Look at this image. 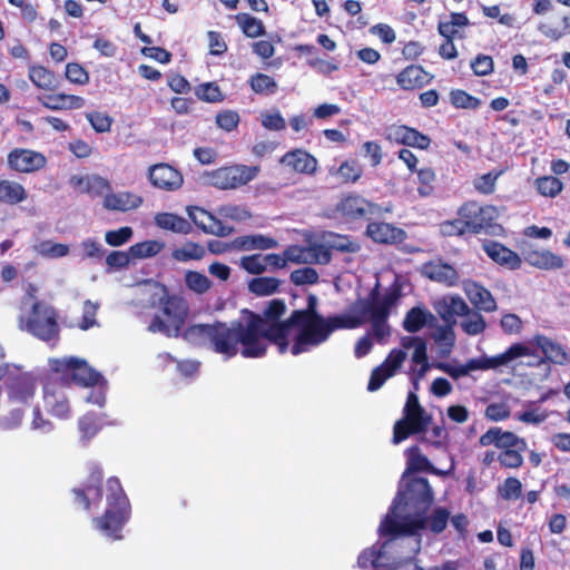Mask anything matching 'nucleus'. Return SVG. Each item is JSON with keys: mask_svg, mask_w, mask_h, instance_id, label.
<instances>
[{"mask_svg": "<svg viewBox=\"0 0 570 570\" xmlns=\"http://www.w3.org/2000/svg\"><path fill=\"white\" fill-rule=\"evenodd\" d=\"M258 320L248 314H240L239 318L229 324L215 322L213 324H194L188 326L183 337L186 342L206 346L213 352L229 360L239 352L246 358L264 356L263 341L258 338Z\"/></svg>", "mask_w": 570, "mask_h": 570, "instance_id": "1", "label": "nucleus"}, {"mask_svg": "<svg viewBox=\"0 0 570 570\" xmlns=\"http://www.w3.org/2000/svg\"><path fill=\"white\" fill-rule=\"evenodd\" d=\"M286 306L284 302L274 299L269 302L263 314H256L247 309H243V314L256 317L258 321V338L263 342L264 354L271 343L277 345L279 353H285L289 343H294L296 334V324L292 323V315L285 322L279 318L284 315Z\"/></svg>", "mask_w": 570, "mask_h": 570, "instance_id": "6", "label": "nucleus"}, {"mask_svg": "<svg viewBox=\"0 0 570 570\" xmlns=\"http://www.w3.org/2000/svg\"><path fill=\"white\" fill-rule=\"evenodd\" d=\"M532 353L530 346L524 344H512L507 351L494 356L483 355L468 360L464 364L459 363H438L436 368L446 373L452 379L458 380L469 375L474 371L499 370L512 366L515 361L522 356Z\"/></svg>", "mask_w": 570, "mask_h": 570, "instance_id": "8", "label": "nucleus"}, {"mask_svg": "<svg viewBox=\"0 0 570 570\" xmlns=\"http://www.w3.org/2000/svg\"><path fill=\"white\" fill-rule=\"evenodd\" d=\"M463 291L471 304L479 311L493 312L497 309V302L492 294L482 285L473 281L463 282Z\"/></svg>", "mask_w": 570, "mask_h": 570, "instance_id": "26", "label": "nucleus"}, {"mask_svg": "<svg viewBox=\"0 0 570 570\" xmlns=\"http://www.w3.org/2000/svg\"><path fill=\"white\" fill-rule=\"evenodd\" d=\"M287 263L294 264H327L331 254L325 246L309 242L306 246L291 245L285 249Z\"/></svg>", "mask_w": 570, "mask_h": 570, "instance_id": "19", "label": "nucleus"}, {"mask_svg": "<svg viewBox=\"0 0 570 570\" xmlns=\"http://www.w3.org/2000/svg\"><path fill=\"white\" fill-rule=\"evenodd\" d=\"M217 213L222 218L235 222L246 220L247 218L250 217L249 212L244 206L232 204L220 206Z\"/></svg>", "mask_w": 570, "mask_h": 570, "instance_id": "61", "label": "nucleus"}, {"mask_svg": "<svg viewBox=\"0 0 570 570\" xmlns=\"http://www.w3.org/2000/svg\"><path fill=\"white\" fill-rule=\"evenodd\" d=\"M429 73L420 66H409L396 76L397 85L404 90H413L428 83Z\"/></svg>", "mask_w": 570, "mask_h": 570, "instance_id": "35", "label": "nucleus"}, {"mask_svg": "<svg viewBox=\"0 0 570 570\" xmlns=\"http://www.w3.org/2000/svg\"><path fill=\"white\" fill-rule=\"evenodd\" d=\"M250 87L256 94L269 95L276 91L277 83L272 77L257 73L250 78Z\"/></svg>", "mask_w": 570, "mask_h": 570, "instance_id": "54", "label": "nucleus"}, {"mask_svg": "<svg viewBox=\"0 0 570 570\" xmlns=\"http://www.w3.org/2000/svg\"><path fill=\"white\" fill-rule=\"evenodd\" d=\"M163 248V242L150 239L130 246L129 254L132 258L142 259L156 256Z\"/></svg>", "mask_w": 570, "mask_h": 570, "instance_id": "50", "label": "nucleus"}, {"mask_svg": "<svg viewBox=\"0 0 570 570\" xmlns=\"http://www.w3.org/2000/svg\"><path fill=\"white\" fill-rule=\"evenodd\" d=\"M470 21L464 13L452 12L438 24L439 33L444 38L461 37L460 30L469 26Z\"/></svg>", "mask_w": 570, "mask_h": 570, "instance_id": "40", "label": "nucleus"}, {"mask_svg": "<svg viewBox=\"0 0 570 570\" xmlns=\"http://www.w3.org/2000/svg\"><path fill=\"white\" fill-rule=\"evenodd\" d=\"M317 298L308 297L305 309L292 313V323L296 324L295 341L291 346L293 355L312 351L326 342L336 330H352L362 325V320L351 313L324 317L316 312Z\"/></svg>", "mask_w": 570, "mask_h": 570, "instance_id": "3", "label": "nucleus"}, {"mask_svg": "<svg viewBox=\"0 0 570 570\" xmlns=\"http://www.w3.org/2000/svg\"><path fill=\"white\" fill-rule=\"evenodd\" d=\"M482 247L487 255L501 266L509 269H518L521 266L522 261L520 256L500 243L489 240Z\"/></svg>", "mask_w": 570, "mask_h": 570, "instance_id": "30", "label": "nucleus"}, {"mask_svg": "<svg viewBox=\"0 0 570 570\" xmlns=\"http://www.w3.org/2000/svg\"><path fill=\"white\" fill-rule=\"evenodd\" d=\"M68 386L56 380H47L43 384V405L52 416L67 420L71 416V406L67 395Z\"/></svg>", "mask_w": 570, "mask_h": 570, "instance_id": "14", "label": "nucleus"}, {"mask_svg": "<svg viewBox=\"0 0 570 570\" xmlns=\"http://www.w3.org/2000/svg\"><path fill=\"white\" fill-rule=\"evenodd\" d=\"M41 104L50 110L80 109L85 99L75 95L56 94L40 98Z\"/></svg>", "mask_w": 570, "mask_h": 570, "instance_id": "36", "label": "nucleus"}, {"mask_svg": "<svg viewBox=\"0 0 570 570\" xmlns=\"http://www.w3.org/2000/svg\"><path fill=\"white\" fill-rule=\"evenodd\" d=\"M35 288L30 286L22 302L19 327L46 342H56L59 337L58 313L45 302H30L35 298Z\"/></svg>", "mask_w": 570, "mask_h": 570, "instance_id": "7", "label": "nucleus"}, {"mask_svg": "<svg viewBox=\"0 0 570 570\" xmlns=\"http://www.w3.org/2000/svg\"><path fill=\"white\" fill-rule=\"evenodd\" d=\"M367 235L376 243H396L403 239V232L387 223H371Z\"/></svg>", "mask_w": 570, "mask_h": 570, "instance_id": "37", "label": "nucleus"}, {"mask_svg": "<svg viewBox=\"0 0 570 570\" xmlns=\"http://www.w3.org/2000/svg\"><path fill=\"white\" fill-rule=\"evenodd\" d=\"M340 215L347 219L368 218L371 216H380L383 212L382 207L370 203L360 195H347L343 197L336 205Z\"/></svg>", "mask_w": 570, "mask_h": 570, "instance_id": "18", "label": "nucleus"}, {"mask_svg": "<svg viewBox=\"0 0 570 570\" xmlns=\"http://www.w3.org/2000/svg\"><path fill=\"white\" fill-rule=\"evenodd\" d=\"M404 546H411V553H416L419 551V541L416 540H400L396 538L387 540L377 551L375 548L364 550L357 559V564L360 568L365 569L370 566L375 567L376 569L383 566V561L386 559V554L390 550H396L397 548H403Z\"/></svg>", "mask_w": 570, "mask_h": 570, "instance_id": "17", "label": "nucleus"}, {"mask_svg": "<svg viewBox=\"0 0 570 570\" xmlns=\"http://www.w3.org/2000/svg\"><path fill=\"white\" fill-rule=\"evenodd\" d=\"M431 417L422 409L404 412V417L394 425L393 442L395 444L405 440L410 434L426 430Z\"/></svg>", "mask_w": 570, "mask_h": 570, "instance_id": "20", "label": "nucleus"}, {"mask_svg": "<svg viewBox=\"0 0 570 570\" xmlns=\"http://www.w3.org/2000/svg\"><path fill=\"white\" fill-rule=\"evenodd\" d=\"M69 184L79 193L89 194L97 197L110 190L109 181L99 175H73L70 177Z\"/></svg>", "mask_w": 570, "mask_h": 570, "instance_id": "27", "label": "nucleus"}, {"mask_svg": "<svg viewBox=\"0 0 570 570\" xmlns=\"http://www.w3.org/2000/svg\"><path fill=\"white\" fill-rule=\"evenodd\" d=\"M421 273L429 279L448 287L455 286L459 282V274L455 268L442 261H431L423 264Z\"/></svg>", "mask_w": 570, "mask_h": 570, "instance_id": "25", "label": "nucleus"}, {"mask_svg": "<svg viewBox=\"0 0 570 570\" xmlns=\"http://www.w3.org/2000/svg\"><path fill=\"white\" fill-rule=\"evenodd\" d=\"M136 293L141 302L153 307H159L165 320L155 316L148 331L161 333L168 337H178L188 315V304L179 295H170L167 288L157 282H145L136 287Z\"/></svg>", "mask_w": 570, "mask_h": 570, "instance_id": "4", "label": "nucleus"}, {"mask_svg": "<svg viewBox=\"0 0 570 570\" xmlns=\"http://www.w3.org/2000/svg\"><path fill=\"white\" fill-rule=\"evenodd\" d=\"M562 21H563V28H557V27H553L551 23L543 22V23L539 24L538 29L547 38L557 41V40L561 39L563 36L570 33L569 18L564 17Z\"/></svg>", "mask_w": 570, "mask_h": 570, "instance_id": "64", "label": "nucleus"}, {"mask_svg": "<svg viewBox=\"0 0 570 570\" xmlns=\"http://www.w3.org/2000/svg\"><path fill=\"white\" fill-rule=\"evenodd\" d=\"M459 216L468 230L479 233L499 217V212L492 205L480 206L469 202L459 209Z\"/></svg>", "mask_w": 570, "mask_h": 570, "instance_id": "16", "label": "nucleus"}, {"mask_svg": "<svg viewBox=\"0 0 570 570\" xmlns=\"http://www.w3.org/2000/svg\"><path fill=\"white\" fill-rule=\"evenodd\" d=\"M463 320L460 325L463 332L468 335L474 336L483 333L487 328L484 317L478 313L469 309L468 314H463Z\"/></svg>", "mask_w": 570, "mask_h": 570, "instance_id": "49", "label": "nucleus"}, {"mask_svg": "<svg viewBox=\"0 0 570 570\" xmlns=\"http://www.w3.org/2000/svg\"><path fill=\"white\" fill-rule=\"evenodd\" d=\"M523 344L530 346L532 353L528 356L518 358L511 367L515 366L517 364H521L522 362L520 360L522 358H535V361H528L525 363L527 365L539 363V355L537 354V350H539L548 361L554 364H566L570 361V355L566 348L561 344L546 336H535L531 342Z\"/></svg>", "mask_w": 570, "mask_h": 570, "instance_id": "15", "label": "nucleus"}, {"mask_svg": "<svg viewBox=\"0 0 570 570\" xmlns=\"http://www.w3.org/2000/svg\"><path fill=\"white\" fill-rule=\"evenodd\" d=\"M432 338L439 348L440 355L448 356L455 344L453 326L451 324L436 326L432 333Z\"/></svg>", "mask_w": 570, "mask_h": 570, "instance_id": "42", "label": "nucleus"}, {"mask_svg": "<svg viewBox=\"0 0 570 570\" xmlns=\"http://www.w3.org/2000/svg\"><path fill=\"white\" fill-rule=\"evenodd\" d=\"M523 451H525V449L512 448V449L503 450L498 455V461L504 468L517 469V468L521 466L523 463V456H522Z\"/></svg>", "mask_w": 570, "mask_h": 570, "instance_id": "58", "label": "nucleus"}, {"mask_svg": "<svg viewBox=\"0 0 570 570\" xmlns=\"http://www.w3.org/2000/svg\"><path fill=\"white\" fill-rule=\"evenodd\" d=\"M277 246L278 242L275 238L262 234L245 235L230 242V247L235 248L236 250L246 252L255 249H272L276 248Z\"/></svg>", "mask_w": 570, "mask_h": 570, "instance_id": "33", "label": "nucleus"}, {"mask_svg": "<svg viewBox=\"0 0 570 570\" xmlns=\"http://www.w3.org/2000/svg\"><path fill=\"white\" fill-rule=\"evenodd\" d=\"M29 79L38 88L52 90L55 86V75L42 66H31L29 68Z\"/></svg>", "mask_w": 570, "mask_h": 570, "instance_id": "47", "label": "nucleus"}, {"mask_svg": "<svg viewBox=\"0 0 570 570\" xmlns=\"http://www.w3.org/2000/svg\"><path fill=\"white\" fill-rule=\"evenodd\" d=\"M27 198V191L23 186L17 181H0V199L4 203L14 205Z\"/></svg>", "mask_w": 570, "mask_h": 570, "instance_id": "44", "label": "nucleus"}, {"mask_svg": "<svg viewBox=\"0 0 570 570\" xmlns=\"http://www.w3.org/2000/svg\"><path fill=\"white\" fill-rule=\"evenodd\" d=\"M47 164L46 157L31 149H13L8 155V165L11 169L20 173H32L42 169Z\"/></svg>", "mask_w": 570, "mask_h": 570, "instance_id": "23", "label": "nucleus"}, {"mask_svg": "<svg viewBox=\"0 0 570 570\" xmlns=\"http://www.w3.org/2000/svg\"><path fill=\"white\" fill-rule=\"evenodd\" d=\"M387 138L396 142L425 149L430 145V139L406 126H394L387 131Z\"/></svg>", "mask_w": 570, "mask_h": 570, "instance_id": "32", "label": "nucleus"}, {"mask_svg": "<svg viewBox=\"0 0 570 570\" xmlns=\"http://www.w3.org/2000/svg\"><path fill=\"white\" fill-rule=\"evenodd\" d=\"M237 21L243 30V32L250 38H255L262 36L264 33V24L263 22L248 14H243L237 17Z\"/></svg>", "mask_w": 570, "mask_h": 570, "instance_id": "55", "label": "nucleus"}, {"mask_svg": "<svg viewBox=\"0 0 570 570\" xmlns=\"http://www.w3.org/2000/svg\"><path fill=\"white\" fill-rule=\"evenodd\" d=\"M479 443L481 446L494 445L502 451L512 448L527 449V443L523 439L498 426L491 428L483 433L479 439Z\"/></svg>", "mask_w": 570, "mask_h": 570, "instance_id": "24", "label": "nucleus"}, {"mask_svg": "<svg viewBox=\"0 0 570 570\" xmlns=\"http://www.w3.org/2000/svg\"><path fill=\"white\" fill-rule=\"evenodd\" d=\"M449 515L450 513L446 509L439 508L434 511L430 519H425L422 515V519L424 520V525L422 528H419L417 530L428 527L432 532L440 533L445 529L449 521Z\"/></svg>", "mask_w": 570, "mask_h": 570, "instance_id": "53", "label": "nucleus"}, {"mask_svg": "<svg viewBox=\"0 0 570 570\" xmlns=\"http://www.w3.org/2000/svg\"><path fill=\"white\" fill-rule=\"evenodd\" d=\"M148 178L155 188L166 191H175L179 189L184 183L183 175L179 170L163 163L149 167Z\"/></svg>", "mask_w": 570, "mask_h": 570, "instance_id": "21", "label": "nucleus"}, {"mask_svg": "<svg viewBox=\"0 0 570 570\" xmlns=\"http://www.w3.org/2000/svg\"><path fill=\"white\" fill-rule=\"evenodd\" d=\"M106 491V512L101 518H95L94 524L104 535L120 539L119 532L129 518V502L116 478L108 479Z\"/></svg>", "mask_w": 570, "mask_h": 570, "instance_id": "9", "label": "nucleus"}, {"mask_svg": "<svg viewBox=\"0 0 570 570\" xmlns=\"http://www.w3.org/2000/svg\"><path fill=\"white\" fill-rule=\"evenodd\" d=\"M37 389L38 377L32 372L10 373L6 381L7 395L12 405L28 406Z\"/></svg>", "mask_w": 570, "mask_h": 570, "instance_id": "13", "label": "nucleus"}, {"mask_svg": "<svg viewBox=\"0 0 570 570\" xmlns=\"http://www.w3.org/2000/svg\"><path fill=\"white\" fill-rule=\"evenodd\" d=\"M450 100L456 108L476 109L480 100L463 90H453L450 94Z\"/></svg>", "mask_w": 570, "mask_h": 570, "instance_id": "62", "label": "nucleus"}, {"mask_svg": "<svg viewBox=\"0 0 570 570\" xmlns=\"http://www.w3.org/2000/svg\"><path fill=\"white\" fill-rule=\"evenodd\" d=\"M321 246H325L327 250L335 249L340 252H356L358 250V245L355 242H352L348 237L337 235L334 233H326L322 237V243H318ZM331 254V252H328Z\"/></svg>", "mask_w": 570, "mask_h": 570, "instance_id": "43", "label": "nucleus"}, {"mask_svg": "<svg viewBox=\"0 0 570 570\" xmlns=\"http://www.w3.org/2000/svg\"><path fill=\"white\" fill-rule=\"evenodd\" d=\"M278 286L279 281L275 277H256L248 283V289L257 296L272 295Z\"/></svg>", "mask_w": 570, "mask_h": 570, "instance_id": "52", "label": "nucleus"}, {"mask_svg": "<svg viewBox=\"0 0 570 570\" xmlns=\"http://www.w3.org/2000/svg\"><path fill=\"white\" fill-rule=\"evenodd\" d=\"M50 370L66 382L92 386L102 382V375L89 366L86 360L69 356L49 360Z\"/></svg>", "mask_w": 570, "mask_h": 570, "instance_id": "11", "label": "nucleus"}, {"mask_svg": "<svg viewBox=\"0 0 570 570\" xmlns=\"http://www.w3.org/2000/svg\"><path fill=\"white\" fill-rule=\"evenodd\" d=\"M258 170L256 166L235 165L206 173L203 179L205 184L218 189H236L252 181Z\"/></svg>", "mask_w": 570, "mask_h": 570, "instance_id": "12", "label": "nucleus"}, {"mask_svg": "<svg viewBox=\"0 0 570 570\" xmlns=\"http://www.w3.org/2000/svg\"><path fill=\"white\" fill-rule=\"evenodd\" d=\"M188 217L206 234H212L220 237L228 236L232 234L233 228L223 223L222 219L217 218L209 212L191 206L187 208Z\"/></svg>", "mask_w": 570, "mask_h": 570, "instance_id": "22", "label": "nucleus"}, {"mask_svg": "<svg viewBox=\"0 0 570 570\" xmlns=\"http://www.w3.org/2000/svg\"><path fill=\"white\" fill-rule=\"evenodd\" d=\"M205 254L206 250L202 245L191 242L185 243L173 250V257L178 262L199 261Z\"/></svg>", "mask_w": 570, "mask_h": 570, "instance_id": "51", "label": "nucleus"}, {"mask_svg": "<svg viewBox=\"0 0 570 570\" xmlns=\"http://www.w3.org/2000/svg\"><path fill=\"white\" fill-rule=\"evenodd\" d=\"M155 224L159 228L170 230L173 233L188 234L191 230V226L188 220L173 213L156 214Z\"/></svg>", "mask_w": 570, "mask_h": 570, "instance_id": "41", "label": "nucleus"}, {"mask_svg": "<svg viewBox=\"0 0 570 570\" xmlns=\"http://www.w3.org/2000/svg\"><path fill=\"white\" fill-rule=\"evenodd\" d=\"M417 180L420 183V187L417 188L419 196L422 198L430 196L434 190L433 183L435 180V173L433 169L429 167L421 168L417 171Z\"/></svg>", "mask_w": 570, "mask_h": 570, "instance_id": "59", "label": "nucleus"}, {"mask_svg": "<svg viewBox=\"0 0 570 570\" xmlns=\"http://www.w3.org/2000/svg\"><path fill=\"white\" fill-rule=\"evenodd\" d=\"M402 348H393L385 361L372 371L367 390L371 392L382 387L386 380L395 375L407 357V351L413 350L411 356V380L414 384L423 379L430 368L426 355V343L416 336L401 338Z\"/></svg>", "mask_w": 570, "mask_h": 570, "instance_id": "5", "label": "nucleus"}, {"mask_svg": "<svg viewBox=\"0 0 570 570\" xmlns=\"http://www.w3.org/2000/svg\"><path fill=\"white\" fill-rule=\"evenodd\" d=\"M538 191L548 197H554L562 190V183L553 176H544L537 179Z\"/></svg>", "mask_w": 570, "mask_h": 570, "instance_id": "60", "label": "nucleus"}, {"mask_svg": "<svg viewBox=\"0 0 570 570\" xmlns=\"http://www.w3.org/2000/svg\"><path fill=\"white\" fill-rule=\"evenodd\" d=\"M436 317L426 308L415 306L411 308L403 321V327L409 333H416L424 326H434Z\"/></svg>", "mask_w": 570, "mask_h": 570, "instance_id": "34", "label": "nucleus"}, {"mask_svg": "<svg viewBox=\"0 0 570 570\" xmlns=\"http://www.w3.org/2000/svg\"><path fill=\"white\" fill-rule=\"evenodd\" d=\"M261 122L267 130L279 131L286 127V121L278 110L262 111Z\"/></svg>", "mask_w": 570, "mask_h": 570, "instance_id": "57", "label": "nucleus"}, {"mask_svg": "<svg viewBox=\"0 0 570 570\" xmlns=\"http://www.w3.org/2000/svg\"><path fill=\"white\" fill-rule=\"evenodd\" d=\"M184 282L189 291L198 295L207 293L213 285L212 281L205 274L196 271H187L184 276Z\"/></svg>", "mask_w": 570, "mask_h": 570, "instance_id": "46", "label": "nucleus"}, {"mask_svg": "<svg viewBox=\"0 0 570 570\" xmlns=\"http://www.w3.org/2000/svg\"><path fill=\"white\" fill-rule=\"evenodd\" d=\"M395 303L392 294L383 296L372 295L370 299L361 302L355 306L354 316L362 320V324L370 320L372 322V334L380 343H385L391 335V328L386 323L391 307Z\"/></svg>", "mask_w": 570, "mask_h": 570, "instance_id": "10", "label": "nucleus"}, {"mask_svg": "<svg viewBox=\"0 0 570 570\" xmlns=\"http://www.w3.org/2000/svg\"><path fill=\"white\" fill-rule=\"evenodd\" d=\"M33 250L46 258H60L67 256L70 248L66 244L42 240L33 246Z\"/></svg>", "mask_w": 570, "mask_h": 570, "instance_id": "48", "label": "nucleus"}, {"mask_svg": "<svg viewBox=\"0 0 570 570\" xmlns=\"http://www.w3.org/2000/svg\"><path fill=\"white\" fill-rule=\"evenodd\" d=\"M239 266L249 274L259 275L266 272L264 256L261 254L242 257L239 261Z\"/></svg>", "mask_w": 570, "mask_h": 570, "instance_id": "63", "label": "nucleus"}, {"mask_svg": "<svg viewBox=\"0 0 570 570\" xmlns=\"http://www.w3.org/2000/svg\"><path fill=\"white\" fill-rule=\"evenodd\" d=\"M407 456V471H429L436 475H449L455 469V461L451 458L450 466L448 470L435 469L429 459L421 453L417 446H412L406 451Z\"/></svg>", "mask_w": 570, "mask_h": 570, "instance_id": "31", "label": "nucleus"}, {"mask_svg": "<svg viewBox=\"0 0 570 570\" xmlns=\"http://www.w3.org/2000/svg\"><path fill=\"white\" fill-rule=\"evenodd\" d=\"M102 204L107 210L128 212L138 208L142 204V198L128 190L117 193L108 190L104 196Z\"/></svg>", "mask_w": 570, "mask_h": 570, "instance_id": "28", "label": "nucleus"}, {"mask_svg": "<svg viewBox=\"0 0 570 570\" xmlns=\"http://www.w3.org/2000/svg\"><path fill=\"white\" fill-rule=\"evenodd\" d=\"M101 481V472H94L90 476L89 483L85 487V489H76L73 490L76 494V500L85 507V509H89L91 503L96 500L100 499L101 490L99 488Z\"/></svg>", "mask_w": 570, "mask_h": 570, "instance_id": "39", "label": "nucleus"}, {"mask_svg": "<svg viewBox=\"0 0 570 570\" xmlns=\"http://www.w3.org/2000/svg\"><path fill=\"white\" fill-rule=\"evenodd\" d=\"M281 164L296 173L306 175L314 174L317 168L316 158L303 149H295L286 153L281 158Z\"/></svg>", "mask_w": 570, "mask_h": 570, "instance_id": "29", "label": "nucleus"}, {"mask_svg": "<svg viewBox=\"0 0 570 570\" xmlns=\"http://www.w3.org/2000/svg\"><path fill=\"white\" fill-rule=\"evenodd\" d=\"M106 414L87 413L79 419L78 425L83 440H89L106 424Z\"/></svg>", "mask_w": 570, "mask_h": 570, "instance_id": "45", "label": "nucleus"}, {"mask_svg": "<svg viewBox=\"0 0 570 570\" xmlns=\"http://www.w3.org/2000/svg\"><path fill=\"white\" fill-rule=\"evenodd\" d=\"M433 501L430 484L424 478L410 479L402 484L390 513L380 525V532L386 534H413L424 525L422 513Z\"/></svg>", "mask_w": 570, "mask_h": 570, "instance_id": "2", "label": "nucleus"}, {"mask_svg": "<svg viewBox=\"0 0 570 570\" xmlns=\"http://www.w3.org/2000/svg\"><path fill=\"white\" fill-rule=\"evenodd\" d=\"M525 261L540 269H559L563 266L561 256L548 250H534L525 256Z\"/></svg>", "mask_w": 570, "mask_h": 570, "instance_id": "38", "label": "nucleus"}, {"mask_svg": "<svg viewBox=\"0 0 570 570\" xmlns=\"http://www.w3.org/2000/svg\"><path fill=\"white\" fill-rule=\"evenodd\" d=\"M363 169L356 160H345L338 167L337 176L346 181L354 183L362 176Z\"/></svg>", "mask_w": 570, "mask_h": 570, "instance_id": "56", "label": "nucleus"}]
</instances>
